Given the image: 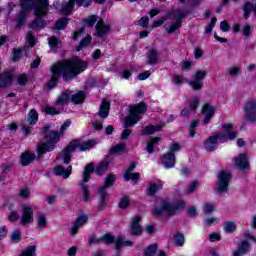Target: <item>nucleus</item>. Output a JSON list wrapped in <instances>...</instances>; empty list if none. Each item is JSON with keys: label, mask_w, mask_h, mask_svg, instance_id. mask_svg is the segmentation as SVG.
I'll list each match as a JSON object with an SVG mask.
<instances>
[{"label": "nucleus", "mask_w": 256, "mask_h": 256, "mask_svg": "<svg viewBox=\"0 0 256 256\" xmlns=\"http://www.w3.org/2000/svg\"><path fill=\"white\" fill-rule=\"evenodd\" d=\"M87 69V62L81 60L79 57H73L70 60H62L53 64L50 68L51 78L46 84L49 91L57 87L59 77L64 81H73L77 75H81Z\"/></svg>", "instance_id": "nucleus-1"}, {"label": "nucleus", "mask_w": 256, "mask_h": 256, "mask_svg": "<svg viewBox=\"0 0 256 256\" xmlns=\"http://www.w3.org/2000/svg\"><path fill=\"white\" fill-rule=\"evenodd\" d=\"M20 7L22 10L16 20L18 27L25 23V17H27L33 9L36 19L30 23V29H43V27H45L43 17L49 15V0H20Z\"/></svg>", "instance_id": "nucleus-2"}, {"label": "nucleus", "mask_w": 256, "mask_h": 256, "mask_svg": "<svg viewBox=\"0 0 256 256\" xmlns=\"http://www.w3.org/2000/svg\"><path fill=\"white\" fill-rule=\"evenodd\" d=\"M40 135L46 142L38 144V159H41L45 153L55 150V144L59 143L61 139V134L51 130V126L49 125L42 128Z\"/></svg>", "instance_id": "nucleus-3"}, {"label": "nucleus", "mask_w": 256, "mask_h": 256, "mask_svg": "<svg viewBox=\"0 0 256 256\" xmlns=\"http://www.w3.org/2000/svg\"><path fill=\"white\" fill-rule=\"evenodd\" d=\"M222 129V132H217L214 136H210L204 141V149H206V151H215L217 149V141L225 143L227 139H230V141L237 139V133L233 131V124H224Z\"/></svg>", "instance_id": "nucleus-4"}, {"label": "nucleus", "mask_w": 256, "mask_h": 256, "mask_svg": "<svg viewBox=\"0 0 256 256\" xmlns=\"http://www.w3.org/2000/svg\"><path fill=\"white\" fill-rule=\"evenodd\" d=\"M147 112V104L145 102H140L137 105L130 107V115L126 117L124 122V131L122 132L121 139L123 141L129 139V135H131V129L128 127H133L141 121V117L139 116L140 113Z\"/></svg>", "instance_id": "nucleus-5"}, {"label": "nucleus", "mask_w": 256, "mask_h": 256, "mask_svg": "<svg viewBox=\"0 0 256 256\" xmlns=\"http://www.w3.org/2000/svg\"><path fill=\"white\" fill-rule=\"evenodd\" d=\"M97 145V141L95 140H87L81 142L80 140H72L69 145L62 150L58 159H60L65 165L71 163V153L74 151H89V149H93Z\"/></svg>", "instance_id": "nucleus-6"}, {"label": "nucleus", "mask_w": 256, "mask_h": 256, "mask_svg": "<svg viewBox=\"0 0 256 256\" xmlns=\"http://www.w3.org/2000/svg\"><path fill=\"white\" fill-rule=\"evenodd\" d=\"M185 17H187V12H185L181 8H178V9L172 10L171 12L166 14L165 17H162L159 20H156L152 24V27L153 28L161 27V25H163V23H165V21H167V19H173L175 22L172 23L171 25H169L168 27H166L167 33L169 35H171V33H175V31H177V29L181 28V25L183 23V19H185Z\"/></svg>", "instance_id": "nucleus-7"}, {"label": "nucleus", "mask_w": 256, "mask_h": 256, "mask_svg": "<svg viewBox=\"0 0 256 256\" xmlns=\"http://www.w3.org/2000/svg\"><path fill=\"white\" fill-rule=\"evenodd\" d=\"M185 205V201L183 200H177L174 203H171L169 200H163L160 203V207H154L152 209V215L159 217V215L166 213L172 217L173 215H177L180 211H183Z\"/></svg>", "instance_id": "nucleus-8"}, {"label": "nucleus", "mask_w": 256, "mask_h": 256, "mask_svg": "<svg viewBox=\"0 0 256 256\" xmlns=\"http://www.w3.org/2000/svg\"><path fill=\"white\" fill-rule=\"evenodd\" d=\"M207 77V71H197L194 75H192V81L187 80L181 75H175L172 78L173 83L175 85H183V83H187L194 91H201L203 89L204 82L203 80Z\"/></svg>", "instance_id": "nucleus-9"}, {"label": "nucleus", "mask_w": 256, "mask_h": 256, "mask_svg": "<svg viewBox=\"0 0 256 256\" xmlns=\"http://www.w3.org/2000/svg\"><path fill=\"white\" fill-rule=\"evenodd\" d=\"M94 169L95 165L93 163L87 164L83 172V182L79 184L82 190V201H84V203L91 202V191L89 190V186L85 185V183H89L91 180V173H93Z\"/></svg>", "instance_id": "nucleus-10"}, {"label": "nucleus", "mask_w": 256, "mask_h": 256, "mask_svg": "<svg viewBox=\"0 0 256 256\" xmlns=\"http://www.w3.org/2000/svg\"><path fill=\"white\" fill-rule=\"evenodd\" d=\"M102 243H106L107 245H111L112 243H115V247L117 251L121 249L122 247H133L134 243L133 241L125 240V237L123 236H118L115 238V236L111 234H104L101 237Z\"/></svg>", "instance_id": "nucleus-11"}, {"label": "nucleus", "mask_w": 256, "mask_h": 256, "mask_svg": "<svg viewBox=\"0 0 256 256\" xmlns=\"http://www.w3.org/2000/svg\"><path fill=\"white\" fill-rule=\"evenodd\" d=\"M218 186L216 188V193H227L229 191V183L231 181V173L226 171H220L217 175Z\"/></svg>", "instance_id": "nucleus-12"}, {"label": "nucleus", "mask_w": 256, "mask_h": 256, "mask_svg": "<svg viewBox=\"0 0 256 256\" xmlns=\"http://www.w3.org/2000/svg\"><path fill=\"white\" fill-rule=\"evenodd\" d=\"M75 2L78 7H90L91 3H93L91 0L86 2L85 0H69L68 2L62 3L61 13H63V15H70L73 11V7H75Z\"/></svg>", "instance_id": "nucleus-13"}, {"label": "nucleus", "mask_w": 256, "mask_h": 256, "mask_svg": "<svg viewBox=\"0 0 256 256\" xmlns=\"http://www.w3.org/2000/svg\"><path fill=\"white\" fill-rule=\"evenodd\" d=\"M33 215V207L29 204H23L20 224L24 227H29V225H31V223L34 221Z\"/></svg>", "instance_id": "nucleus-14"}, {"label": "nucleus", "mask_w": 256, "mask_h": 256, "mask_svg": "<svg viewBox=\"0 0 256 256\" xmlns=\"http://www.w3.org/2000/svg\"><path fill=\"white\" fill-rule=\"evenodd\" d=\"M246 121L250 123H255L256 121V100H250L244 106Z\"/></svg>", "instance_id": "nucleus-15"}, {"label": "nucleus", "mask_w": 256, "mask_h": 256, "mask_svg": "<svg viewBox=\"0 0 256 256\" xmlns=\"http://www.w3.org/2000/svg\"><path fill=\"white\" fill-rule=\"evenodd\" d=\"M139 223H141V217L134 216L130 225V234L134 237H137L143 233V227H141Z\"/></svg>", "instance_id": "nucleus-16"}, {"label": "nucleus", "mask_w": 256, "mask_h": 256, "mask_svg": "<svg viewBox=\"0 0 256 256\" xmlns=\"http://www.w3.org/2000/svg\"><path fill=\"white\" fill-rule=\"evenodd\" d=\"M96 35L98 37H105L109 31H111V26L106 24L103 18H100L95 26Z\"/></svg>", "instance_id": "nucleus-17"}, {"label": "nucleus", "mask_w": 256, "mask_h": 256, "mask_svg": "<svg viewBox=\"0 0 256 256\" xmlns=\"http://www.w3.org/2000/svg\"><path fill=\"white\" fill-rule=\"evenodd\" d=\"M87 221H89L87 215H80L71 227L70 233L72 235H77V231H79V229H81V227H83Z\"/></svg>", "instance_id": "nucleus-18"}, {"label": "nucleus", "mask_w": 256, "mask_h": 256, "mask_svg": "<svg viewBox=\"0 0 256 256\" xmlns=\"http://www.w3.org/2000/svg\"><path fill=\"white\" fill-rule=\"evenodd\" d=\"M12 83L13 73H11L10 71L0 73V88L9 87Z\"/></svg>", "instance_id": "nucleus-19"}, {"label": "nucleus", "mask_w": 256, "mask_h": 256, "mask_svg": "<svg viewBox=\"0 0 256 256\" xmlns=\"http://www.w3.org/2000/svg\"><path fill=\"white\" fill-rule=\"evenodd\" d=\"M73 171V166H68L66 169L63 166L54 167V175L63 177V179H69Z\"/></svg>", "instance_id": "nucleus-20"}, {"label": "nucleus", "mask_w": 256, "mask_h": 256, "mask_svg": "<svg viewBox=\"0 0 256 256\" xmlns=\"http://www.w3.org/2000/svg\"><path fill=\"white\" fill-rule=\"evenodd\" d=\"M235 165L238 167V169H249V159L247 158V155L245 154H240L236 159H235Z\"/></svg>", "instance_id": "nucleus-21"}, {"label": "nucleus", "mask_w": 256, "mask_h": 256, "mask_svg": "<svg viewBox=\"0 0 256 256\" xmlns=\"http://www.w3.org/2000/svg\"><path fill=\"white\" fill-rule=\"evenodd\" d=\"M202 113L205 115L204 124L207 125L211 121V117L215 115V107L205 104L202 108Z\"/></svg>", "instance_id": "nucleus-22"}, {"label": "nucleus", "mask_w": 256, "mask_h": 256, "mask_svg": "<svg viewBox=\"0 0 256 256\" xmlns=\"http://www.w3.org/2000/svg\"><path fill=\"white\" fill-rule=\"evenodd\" d=\"M111 109V102L103 101L100 105L98 115L101 119H107L109 117V110Z\"/></svg>", "instance_id": "nucleus-23"}, {"label": "nucleus", "mask_w": 256, "mask_h": 256, "mask_svg": "<svg viewBox=\"0 0 256 256\" xmlns=\"http://www.w3.org/2000/svg\"><path fill=\"white\" fill-rule=\"evenodd\" d=\"M248 251H249V242L242 241L240 244H238V249L233 252L232 256L247 255Z\"/></svg>", "instance_id": "nucleus-24"}, {"label": "nucleus", "mask_w": 256, "mask_h": 256, "mask_svg": "<svg viewBox=\"0 0 256 256\" xmlns=\"http://www.w3.org/2000/svg\"><path fill=\"white\" fill-rule=\"evenodd\" d=\"M163 163L166 169H171L172 167H175V154L172 152L164 154Z\"/></svg>", "instance_id": "nucleus-25"}, {"label": "nucleus", "mask_w": 256, "mask_h": 256, "mask_svg": "<svg viewBox=\"0 0 256 256\" xmlns=\"http://www.w3.org/2000/svg\"><path fill=\"white\" fill-rule=\"evenodd\" d=\"M35 161V154H31L28 152L22 153L20 157V163L23 167H27V165H31Z\"/></svg>", "instance_id": "nucleus-26"}, {"label": "nucleus", "mask_w": 256, "mask_h": 256, "mask_svg": "<svg viewBox=\"0 0 256 256\" xmlns=\"http://www.w3.org/2000/svg\"><path fill=\"white\" fill-rule=\"evenodd\" d=\"M163 127H165L164 124H158L156 126L154 125L146 126L142 131V135H154V133L161 131Z\"/></svg>", "instance_id": "nucleus-27"}, {"label": "nucleus", "mask_w": 256, "mask_h": 256, "mask_svg": "<svg viewBox=\"0 0 256 256\" xmlns=\"http://www.w3.org/2000/svg\"><path fill=\"white\" fill-rule=\"evenodd\" d=\"M148 65H157L159 63V52L152 48L147 56Z\"/></svg>", "instance_id": "nucleus-28"}, {"label": "nucleus", "mask_w": 256, "mask_h": 256, "mask_svg": "<svg viewBox=\"0 0 256 256\" xmlns=\"http://www.w3.org/2000/svg\"><path fill=\"white\" fill-rule=\"evenodd\" d=\"M126 144L121 142L110 149V155H121L125 151Z\"/></svg>", "instance_id": "nucleus-29"}, {"label": "nucleus", "mask_w": 256, "mask_h": 256, "mask_svg": "<svg viewBox=\"0 0 256 256\" xmlns=\"http://www.w3.org/2000/svg\"><path fill=\"white\" fill-rule=\"evenodd\" d=\"M72 103H75V105H79L85 101V92L79 91L78 93L71 96Z\"/></svg>", "instance_id": "nucleus-30"}, {"label": "nucleus", "mask_w": 256, "mask_h": 256, "mask_svg": "<svg viewBox=\"0 0 256 256\" xmlns=\"http://www.w3.org/2000/svg\"><path fill=\"white\" fill-rule=\"evenodd\" d=\"M27 121L30 125H35L37 121H39V114L37 113V110H30Z\"/></svg>", "instance_id": "nucleus-31"}, {"label": "nucleus", "mask_w": 256, "mask_h": 256, "mask_svg": "<svg viewBox=\"0 0 256 256\" xmlns=\"http://www.w3.org/2000/svg\"><path fill=\"white\" fill-rule=\"evenodd\" d=\"M99 18L97 15H90L84 20L85 27H95V23H99Z\"/></svg>", "instance_id": "nucleus-32"}, {"label": "nucleus", "mask_w": 256, "mask_h": 256, "mask_svg": "<svg viewBox=\"0 0 256 256\" xmlns=\"http://www.w3.org/2000/svg\"><path fill=\"white\" fill-rule=\"evenodd\" d=\"M173 245L175 247H183L185 245V236L181 233L176 234L173 239Z\"/></svg>", "instance_id": "nucleus-33"}, {"label": "nucleus", "mask_w": 256, "mask_h": 256, "mask_svg": "<svg viewBox=\"0 0 256 256\" xmlns=\"http://www.w3.org/2000/svg\"><path fill=\"white\" fill-rule=\"evenodd\" d=\"M157 249H159L157 244H151L144 250L143 256H155Z\"/></svg>", "instance_id": "nucleus-34"}, {"label": "nucleus", "mask_w": 256, "mask_h": 256, "mask_svg": "<svg viewBox=\"0 0 256 256\" xmlns=\"http://www.w3.org/2000/svg\"><path fill=\"white\" fill-rule=\"evenodd\" d=\"M163 189V184L150 183L148 187V195L153 196L157 191Z\"/></svg>", "instance_id": "nucleus-35"}, {"label": "nucleus", "mask_w": 256, "mask_h": 256, "mask_svg": "<svg viewBox=\"0 0 256 256\" xmlns=\"http://www.w3.org/2000/svg\"><path fill=\"white\" fill-rule=\"evenodd\" d=\"M107 167H109V162H101L93 171L96 175H103L107 171Z\"/></svg>", "instance_id": "nucleus-36"}, {"label": "nucleus", "mask_w": 256, "mask_h": 256, "mask_svg": "<svg viewBox=\"0 0 256 256\" xmlns=\"http://www.w3.org/2000/svg\"><path fill=\"white\" fill-rule=\"evenodd\" d=\"M141 174L128 172L124 174L125 181H139Z\"/></svg>", "instance_id": "nucleus-37"}, {"label": "nucleus", "mask_w": 256, "mask_h": 256, "mask_svg": "<svg viewBox=\"0 0 256 256\" xmlns=\"http://www.w3.org/2000/svg\"><path fill=\"white\" fill-rule=\"evenodd\" d=\"M237 229V224L235 222H225L224 223V231L226 233H234V231Z\"/></svg>", "instance_id": "nucleus-38"}, {"label": "nucleus", "mask_w": 256, "mask_h": 256, "mask_svg": "<svg viewBox=\"0 0 256 256\" xmlns=\"http://www.w3.org/2000/svg\"><path fill=\"white\" fill-rule=\"evenodd\" d=\"M69 101V91L62 92L57 99V105H65Z\"/></svg>", "instance_id": "nucleus-39"}, {"label": "nucleus", "mask_w": 256, "mask_h": 256, "mask_svg": "<svg viewBox=\"0 0 256 256\" xmlns=\"http://www.w3.org/2000/svg\"><path fill=\"white\" fill-rule=\"evenodd\" d=\"M67 23H68L67 18H65V17L60 18V19L56 22L55 28H56L58 31H61V30L65 29V27H67Z\"/></svg>", "instance_id": "nucleus-40"}, {"label": "nucleus", "mask_w": 256, "mask_h": 256, "mask_svg": "<svg viewBox=\"0 0 256 256\" xmlns=\"http://www.w3.org/2000/svg\"><path fill=\"white\" fill-rule=\"evenodd\" d=\"M216 23H217V18L213 17L211 19V22L205 28V34L206 35H210V33L213 32V29H214Z\"/></svg>", "instance_id": "nucleus-41"}, {"label": "nucleus", "mask_w": 256, "mask_h": 256, "mask_svg": "<svg viewBox=\"0 0 256 256\" xmlns=\"http://www.w3.org/2000/svg\"><path fill=\"white\" fill-rule=\"evenodd\" d=\"M37 251V246L28 247L20 256H35Z\"/></svg>", "instance_id": "nucleus-42"}, {"label": "nucleus", "mask_w": 256, "mask_h": 256, "mask_svg": "<svg viewBox=\"0 0 256 256\" xmlns=\"http://www.w3.org/2000/svg\"><path fill=\"white\" fill-rule=\"evenodd\" d=\"M91 43V35H87L84 39L80 41V44L78 46V51H81L83 47H87Z\"/></svg>", "instance_id": "nucleus-43"}, {"label": "nucleus", "mask_w": 256, "mask_h": 256, "mask_svg": "<svg viewBox=\"0 0 256 256\" xmlns=\"http://www.w3.org/2000/svg\"><path fill=\"white\" fill-rule=\"evenodd\" d=\"M10 238L12 243H19V241H21V232L19 230H14Z\"/></svg>", "instance_id": "nucleus-44"}, {"label": "nucleus", "mask_w": 256, "mask_h": 256, "mask_svg": "<svg viewBox=\"0 0 256 256\" xmlns=\"http://www.w3.org/2000/svg\"><path fill=\"white\" fill-rule=\"evenodd\" d=\"M44 113H46V115H59L61 112L55 107L46 106L44 107Z\"/></svg>", "instance_id": "nucleus-45"}, {"label": "nucleus", "mask_w": 256, "mask_h": 256, "mask_svg": "<svg viewBox=\"0 0 256 256\" xmlns=\"http://www.w3.org/2000/svg\"><path fill=\"white\" fill-rule=\"evenodd\" d=\"M203 211L205 215H209L215 211V206L211 203H205L203 206Z\"/></svg>", "instance_id": "nucleus-46"}, {"label": "nucleus", "mask_w": 256, "mask_h": 256, "mask_svg": "<svg viewBox=\"0 0 256 256\" xmlns=\"http://www.w3.org/2000/svg\"><path fill=\"white\" fill-rule=\"evenodd\" d=\"M48 43L50 45V47H56L57 49H59V47H61V43L59 42V39H57V37L52 36L48 39Z\"/></svg>", "instance_id": "nucleus-47"}, {"label": "nucleus", "mask_w": 256, "mask_h": 256, "mask_svg": "<svg viewBox=\"0 0 256 256\" xmlns=\"http://www.w3.org/2000/svg\"><path fill=\"white\" fill-rule=\"evenodd\" d=\"M228 73L231 77H237L241 73V66H235L228 69Z\"/></svg>", "instance_id": "nucleus-48"}, {"label": "nucleus", "mask_w": 256, "mask_h": 256, "mask_svg": "<svg viewBox=\"0 0 256 256\" xmlns=\"http://www.w3.org/2000/svg\"><path fill=\"white\" fill-rule=\"evenodd\" d=\"M38 227H41L42 229L47 227V218L44 214L38 216Z\"/></svg>", "instance_id": "nucleus-49"}, {"label": "nucleus", "mask_w": 256, "mask_h": 256, "mask_svg": "<svg viewBox=\"0 0 256 256\" xmlns=\"http://www.w3.org/2000/svg\"><path fill=\"white\" fill-rule=\"evenodd\" d=\"M114 183H115V175L110 174V175H108V176L106 177V179H105V184H104V185H105L106 187H113Z\"/></svg>", "instance_id": "nucleus-50"}, {"label": "nucleus", "mask_w": 256, "mask_h": 256, "mask_svg": "<svg viewBox=\"0 0 256 256\" xmlns=\"http://www.w3.org/2000/svg\"><path fill=\"white\" fill-rule=\"evenodd\" d=\"M26 39L30 47H35V36H33V32L29 31L27 33Z\"/></svg>", "instance_id": "nucleus-51"}, {"label": "nucleus", "mask_w": 256, "mask_h": 256, "mask_svg": "<svg viewBox=\"0 0 256 256\" xmlns=\"http://www.w3.org/2000/svg\"><path fill=\"white\" fill-rule=\"evenodd\" d=\"M199 107V99L192 98L190 101V111L195 112V110Z\"/></svg>", "instance_id": "nucleus-52"}, {"label": "nucleus", "mask_w": 256, "mask_h": 256, "mask_svg": "<svg viewBox=\"0 0 256 256\" xmlns=\"http://www.w3.org/2000/svg\"><path fill=\"white\" fill-rule=\"evenodd\" d=\"M120 209H127L129 207V197L125 196L119 203Z\"/></svg>", "instance_id": "nucleus-53"}, {"label": "nucleus", "mask_w": 256, "mask_h": 256, "mask_svg": "<svg viewBox=\"0 0 256 256\" xmlns=\"http://www.w3.org/2000/svg\"><path fill=\"white\" fill-rule=\"evenodd\" d=\"M199 187V182L194 181L188 184V193H193Z\"/></svg>", "instance_id": "nucleus-54"}, {"label": "nucleus", "mask_w": 256, "mask_h": 256, "mask_svg": "<svg viewBox=\"0 0 256 256\" xmlns=\"http://www.w3.org/2000/svg\"><path fill=\"white\" fill-rule=\"evenodd\" d=\"M17 219H19V213H17L16 211L10 212V214L8 215V220L12 223H15Z\"/></svg>", "instance_id": "nucleus-55"}, {"label": "nucleus", "mask_w": 256, "mask_h": 256, "mask_svg": "<svg viewBox=\"0 0 256 256\" xmlns=\"http://www.w3.org/2000/svg\"><path fill=\"white\" fill-rule=\"evenodd\" d=\"M107 188H109V186H105V184H104L99 189V195L102 200L105 199V197H107Z\"/></svg>", "instance_id": "nucleus-56"}, {"label": "nucleus", "mask_w": 256, "mask_h": 256, "mask_svg": "<svg viewBox=\"0 0 256 256\" xmlns=\"http://www.w3.org/2000/svg\"><path fill=\"white\" fill-rule=\"evenodd\" d=\"M220 29L224 33H227V31H229V29H231V26L229 25V23L227 21L224 20L220 23Z\"/></svg>", "instance_id": "nucleus-57"}, {"label": "nucleus", "mask_w": 256, "mask_h": 256, "mask_svg": "<svg viewBox=\"0 0 256 256\" xmlns=\"http://www.w3.org/2000/svg\"><path fill=\"white\" fill-rule=\"evenodd\" d=\"M18 85H21V86L27 85V75H25V74H20V75L18 76Z\"/></svg>", "instance_id": "nucleus-58"}, {"label": "nucleus", "mask_w": 256, "mask_h": 256, "mask_svg": "<svg viewBox=\"0 0 256 256\" xmlns=\"http://www.w3.org/2000/svg\"><path fill=\"white\" fill-rule=\"evenodd\" d=\"M149 77H151V72L150 71H145V72L140 73L138 75V79L140 81H145V79H149Z\"/></svg>", "instance_id": "nucleus-59"}, {"label": "nucleus", "mask_w": 256, "mask_h": 256, "mask_svg": "<svg viewBox=\"0 0 256 256\" xmlns=\"http://www.w3.org/2000/svg\"><path fill=\"white\" fill-rule=\"evenodd\" d=\"M21 57V50H14L13 54H12V61H19Z\"/></svg>", "instance_id": "nucleus-60"}, {"label": "nucleus", "mask_w": 256, "mask_h": 256, "mask_svg": "<svg viewBox=\"0 0 256 256\" xmlns=\"http://www.w3.org/2000/svg\"><path fill=\"white\" fill-rule=\"evenodd\" d=\"M22 127V133L24 135H31V126H26L25 124H21Z\"/></svg>", "instance_id": "nucleus-61"}, {"label": "nucleus", "mask_w": 256, "mask_h": 256, "mask_svg": "<svg viewBox=\"0 0 256 256\" xmlns=\"http://www.w3.org/2000/svg\"><path fill=\"white\" fill-rule=\"evenodd\" d=\"M149 23V17H142L139 22L138 25H141V27H147Z\"/></svg>", "instance_id": "nucleus-62"}, {"label": "nucleus", "mask_w": 256, "mask_h": 256, "mask_svg": "<svg viewBox=\"0 0 256 256\" xmlns=\"http://www.w3.org/2000/svg\"><path fill=\"white\" fill-rule=\"evenodd\" d=\"M70 125H71V122H70L69 120L65 121V122L63 123V125L61 126L59 133H60V134H63V132H64L68 127H70Z\"/></svg>", "instance_id": "nucleus-63"}, {"label": "nucleus", "mask_w": 256, "mask_h": 256, "mask_svg": "<svg viewBox=\"0 0 256 256\" xmlns=\"http://www.w3.org/2000/svg\"><path fill=\"white\" fill-rule=\"evenodd\" d=\"M67 255H68V256H75V255H77V247L72 246V247L68 250Z\"/></svg>", "instance_id": "nucleus-64"}]
</instances>
